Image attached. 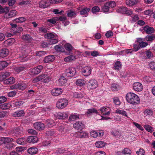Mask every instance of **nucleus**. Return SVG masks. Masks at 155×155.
Returning a JSON list of instances; mask_svg holds the SVG:
<instances>
[{
	"label": "nucleus",
	"mask_w": 155,
	"mask_h": 155,
	"mask_svg": "<svg viewBox=\"0 0 155 155\" xmlns=\"http://www.w3.org/2000/svg\"><path fill=\"white\" fill-rule=\"evenodd\" d=\"M127 101L132 104H140V100L139 97L136 94L131 92L128 93L126 96Z\"/></svg>",
	"instance_id": "1"
},
{
	"label": "nucleus",
	"mask_w": 155,
	"mask_h": 155,
	"mask_svg": "<svg viewBox=\"0 0 155 155\" xmlns=\"http://www.w3.org/2000/svg\"><path fill=\"white\" fill-rule=\"evenodd\" d=\"M68 103V101L65 98H60L56 103V107L58 109H64L67 106Z\"/></svg>",
	"instance_id": "2"
},
{
	"label": "nucleus",
	"mask_w": 155,
	"mask_h": 155,
	"mask_svg": "<svg viewBox=\"0 0 155 155\" xmlns=\"http://www.w3.org/2000/svg\"><path fill=\"white\" fill-rule=\"evenodd\" d=\"M76 71L75 68L70 67L65 71L64 74L67 77H72L76 74Z\"/></svg>",
	"instance_id": "3"
},
{
	"label": "nucleus",
	"mask_w": 155,
	"mask_h": 155,
	"mask_svg": "<svg viewBox=\"0 0 155 155\" xmlns=\"http://www.w3.org/2000/svg\"><path fill=\"white\" fill-rule=\"evenodd\" d=\"M117 12L122 14H126L130 15L132 14V12L125 7H121L117 10Z\"/></svg>",
	"instance_id": "4"
},
{
	"label": "nucleus",
	"mask_w": 155,
	"mask_h": 155,
	"mask_svg": "<svg viewBox=\"0 0 155 155\" xmlns=\"http://www.w3.org/2000/svg\"><path fill=\"white\" fill-rule=\"evenodd\" d=\"M97 87V82L94 79H92L89 80L87 85L88 89H93L96 88Z\"/></svg>",
	"instance_id": "5"
},
{
	"label": "nucleus",
	"mask_w": 155,
	"mask_h": 155,
	"mask_svg": "<svg viewBox=\"0 0 155 155\" xmlns=\"http://www.w3.org/2000/svg\"><path fill=\"white\" fill-rule=\"evenodd\" d=\"M12 134L16 137L21 136L23 134V128L21 127H18L14 128Z\"/></svg>",
	"instance_id": "6"
},
{
	"label": "nucleus",
	"mask_w": 155,
	"mask_h": 155,
	"mask_svg": "<svg viewBox=\"0 0 155 155\" xmlns=\"http://www.w3.org/2000/svg\"><path fill=\"white\" fill-rule=\"evenodd\" d=\"M91 71L92 70L90 67L86 66L82 68L81 69V72L84 76L87 77L91 74Z\"/></svg>",
	"instance_id": "7"
},
{
	"label": "nucleus",
	"mask_w": 155,
	"mask_h": 155,
	"mask_svg": "<svg viewBox=\"0 0 155 155\" xmlns=\"http://www.w3.org/2000/svg\"><path fill=\"white\" fill-rule=\"evenodd\" d=\"M144 38H139L136 39L135 43L138 44L140 48H143L146 47L148 45L147 42H144Z\"/></svg>",
	"instance_id": "8"
},
{
	"label": "nucleus",
	"mask_w": 155,
	"mask_h": 155,
	"mask_svg": "<svg viewBox=\"0 0 155 155\" xmlns=\"http://www.w3.org/2000/svg\"><path fill=\"white\" fill-rule=\"evenodd\" d=\"M73 127L77 130H81L84 127V124L82 121H77L74 124Z\"/></svg>",
	"instance_id": "9"
},
{
	"label": "nucleus",
	"mask_w": 155,
	"mask_h": 155,
	"mask_svg": "<svg viewBox=\"0 0 155 155\" xmlns=\"http://www.w3.org/2000/svg\"><path fill=\"white\" fill-rule=\"evenodd\" d=\"M43 68V66L41 65H38L34 68L32 69L31 71V73L33 75H37L40 73L41 70Z\"/></svg>",
	"instance_id": "10"
},
{
	"label": "nucleus",
	"mask_w": 155,
	"mask_h": 155,
	"mask_svg": "<svg viewBox=\"0 0 155 155\" xmlns=\"http://www.w3.org/2000/svg\"><path fill=\"white\" fill-rule=\"evenodd\" d=\"M133 87L134 91L138 92L142 91L143 89V86L142 84L139 82L134 83L133 84Z\"/></svg>",
	"instance_id": "11"
},
{
	"label": "nucleus",
	"mask_w": 155,
	"mask_h": 155,
	"mask_svg": "<svg viewBox=\"0 0 155 155\" xmlns=\"http://www.w3.org/2000/svg\"><path fill=\"white\" fill-rule=\"evenodd\" d=\"M26 87V85L24 83H18V84H15L12 86L11 88L12 89H19L23 90L25 89Z\"/></svg>",
	"instance_id": "12"
},
{
	"label": "nucleus",
	"mask_w": 155,
	"mask_h": 155,
	"mask_svg": "<svg viewBox=\"0 0 155 155\" xmlns=\"http://www.w3.org/2000/svg\"><path fill=\"white\" fill-rule=\"evenodd\" d=\"M62 89L59 88H56L53 89L51 91V94L53 96H57L61 94Z\"/></svg>",
	"instance_id": "13"
},
{
	"label": "nucleus",
	"mask_w": 155,
	"mask_h": 155,
	"mask_svg": "<svg viewBox=\"0 0 155 155\" xmlns=\"http://www.w3.org/2000/svg\"><path fill=\"white\" fill-rule=\"evenodd\" d=\"M34 128L38 130H42L44 129L45 125L43 123L41 122L35 123L34 124Z\"/></svg>",
	"instance_id": "14"
},
{
	"label": "nucleus",
	"mask_w": 155,
	"mask_h": 155,
	"mask_svg": "<svg viewBox=\"0 0 155 155\" xmlns=\"http://www.w3.org/2000/svg\"><path fill=\"white\" fill-rule=\"evenodd\" d=\"M24 102L21 99H16L13 101L12 104L15 107L19 108L24 104Z\"/></svg>",
	"instance_id": "15"
},
{
	"label": "nucleus",
	"mask_w": 155,
	"mask_h": 155,
	"mask_svg": "<svg viewBox=\"0 0 155 155\" xmlns=\"http://www.w3.org/2000/svg\"><path fill=\"white\" fill-rule=\"evenodd\" d=\"M49 1L48 0H43L39 2V7L42 8H45L48 7L50 5Z\"/></svg>",
	"instance_id": "16"
},
{
	"label": "nucleus",
	"mask_w": 155,
	"mask_h": 155,
	"mask_svg": "<svg viewBox=\"0 0 155 155\" xmlns=\"http://www.w3.org/2000/svg\"><path fill=\"white\" fill-rule=\"evenodd\" d=\"M98 110L101 111V114L104 115H107L110 113V109L108 107H102Z\"/></svg>",
	"instance_id": "17"
},
{
	"label": "nucleus",
	"mask_w": 155,
	"mask_h": 155,
	"mask_svg": "<svg viewBox=\"0 0 155 155\" xmlns=\"http://www.w3.org/2000/svg\"><path fill=\"white\" fill-rule=\"evenodd\" d=\"M13 139L10 138L5 137H0V145L2 144H5L7 143L13 141Z\"/></svg>",
	"instance_id": "18"
},
{
	"label": "nucleus",
	"mask_w": 155,
	"mask_h": 155,
	"mask_svg": "<svg viewBox=\"0 0 155 155\" xmlns=\"http://www.w3.org/2000/svg\"><path fill=\"white\" fill-rule=\"evenodd\" d=\"M25 114L24 110H19L15 112L13 114V116L15 117L23 116Z\"/></svg>",
	"instance_id": "19"
},
{
	"label": "nucleus",
	"mask_w": 155,
	"mask_h": 155,
	"mask_svg": "<svg viewBox=\"0 0 155 155\" xmlns=\"http://www.w3.org/2000/svg\"><path fill=\"white\" fill-rule=\"evenodd\" d=\"M54 60V55H50L45 57L43 60L45 63H48L52 62Z\"/></svg>",
	"instance_id": "20"
},
{
	"label": "nucleus",
	"mask_w": 155,
	"mask_h": 155,
	"mask_svg": "<svg viewBox=\"0 0 155 155\" xmlns=\"http://www.w3.org/2000/svg\"><path fill=\"white\" fill-rule=\"evenodd\" d=\"M38 138L35 136H31L28 137L27 138V142L29 143H35L38 141Z\"/></svg>",
	"instance_id": "21"
},
{
	"label": "nucleus",
	"mask_w": 155,
	"mask_h": 155,
	"mask_svg": "<svg viewBox=\"0 0 155 155\" xmlns=\"http://www.w3.org/2000/svg\"><path fill=\"white\" fill-rule=\"evenodd\" d=\"M8 54L9 51L7 48H3L0 50V57H5L8 56Z\"/></svg>",
	"instance_id": "22"
},
{
	"label": "nucleus",
	"mask_w": 155,
	"mask_h": 155,
	"mask_svg": "<svg viewBox=\"0 0 155 155\" xmlns=\"http://www.w3.org/2000/svg\"><path fill=\"white\" fill-rule=\"evenodd\" d=\"M144 31L147 34H150L154 32V29L152 27H150L148 25L145 26L143 28Z\"/></svg>",
	"instance_id": "23"
},
{
	"label": "nucleus",
	"mask_w": 155,
	"mask_h": 155,
	"mask_svg": "<svg viewBox=\"0 0 155 155\" xmlns=\"http://www.w3.org/2000/svg\"><path fill=\"white\" fill-rule=\"evenodd\" d=\"M10 73L9 72H5L2 73L0 75V81H2L5 80L9 76Z\"/></svg>",
	"instance_id": "24"
},
{
	"label": "nucleus",
	"mask_w": 155,
	"mask_h": 155,
	"mask_svg": "<svg viewBox=\"0 0 155 155\" xmlns=\"http://www.w3.org/2000/svg\"><path fill=\"white\" fill-rule=\"evenodd\" d=\"M22 39L25 41L27 42H30L33 40L32 37L29 35H25L22 36Z\"/></svg>",
	"instance_id": "25"
},
{
	"label": "nucleus",
	"mask_w": 155,
	"mask_h": 155,
	"mask_svg": "<svg viewBox=\"0 0 155 155\" xmlns=\"http://www.w3.org/2000/svg\"><path fill=\"white\" fill-rule=\"evenodd\" d=\"M47 76V75L45 74H42L38 76V77L35 78L33 81L34 83H36L42 79L45 78H46Z\"/></svg>",
	"instance_id": "26"
},
{
	"label": "nucleus",
	"mask_w": 155,
	"mask_h": 155,
	"mask_svg": "<svg viewBox=\"0 0 155 155\" xmlns=\"http://www.w3.org/2000/svg\"><path fill=\"white\" fill-rule=\"evenodd\" d=\"M68 116V115L65 112H59L57 114V117L59 119H64Z\"/></svg>",
	"instance_id": "27"
},
{
	"label": "nucleus",
	"mask_w": 155,
	"mask_h": 155,
	"mask_svg": "<svg viewBox=\"0 0 155 155\" xmlns=\"http://www.w3.org/2000/svg\"><path fill=\"white\" fill-rule=\"evenodd\" d=\"M11 107V105L8 103H6L0 104V108L3 110L8 109L10 108Z\"/></svg>",
	"instance_id": "28"
},
{
	"label": "nucleus",
	"mask_w": 155,
	"mask_h": 155,
	"mask_svg": "<svg viewBox=\"0 0 155 155\" xmlns=\"http://www.w3.org/2000/svg\"><path fill=\"white\" fill-rule=\"evenodd\" d=\"M16 142L18 144L20 145H24L27 143V138L25 137H21L17 139Z\"/></svg>",
	"instance_id": "29"
},
{
	"label": "nucleus",
	"mask_w": 155,
	"mask_h": 155,
	"mask_svg": "<svg viewBox=\"0 0 155 155\" xmlns=\"http://www.w3.org/2000/svg\"><path fill=\"white\" fill-rule=\"evenodd\" d=\"M28 152L30 154H35L37 153L38 151V149L36 147H31L27 150Z\"/></svg>",
	"instance_id": "30"
},
{
	"label": "nucleus",
	"mask_w": 155,
	"mask_h": 155,
	"mask_svg": "<svg viewBox=\"0 0 155 155\" xmlns=\"http://www.w3.org/2000/svg\"><path fill=\"white\" fill-rule=\"evenodd\" d=\"M126 2L127 5L131 6L136 4L139 1L138 0H126Z\"/></svg>",
	"instance_id": "31"
},
{
	"label": "nucleus",
	"mask_w": 155,
	"mask_h": 155,
	"mask_svg": "<svg viewBox=\"0 0 155 155\" xmlns=\"http://www.w3.org/2000/svg\"><path fill=\"white\" fill-rule=\"evenodd\" d=\"M15 82V78L13 77H10L8 79L4 81L3 83L5 84H12Z\"/></svg>",
	"instance_id": "32"
},
{
	"label": "nucleus",
	"mask_w": 155,
	"mask_h": 155,
	"mask_svg": "<svg viewBox=\"0 0 155 155\" xmlns=\"http://www.w3.org/2000/svg\"><path fill=\"white\" fill-rule=\"evenodd\" d=\"M78 137L81 138H87L88 136V134L85 132L82 131L77 133Z\"/></svg>",
	"instance_id": "33"
},
{
	"label": "nucleus",
	"mask_w": 155,
	"mask_h": 155,
	"mask_svg": "<svg viewBox=\"0 0 155 155\" xmlns=\"http://www.w3.org/2000/svg\"><path fill=\"white\" fill-rule=\"evenodd\" d=\"M37 31L38 33L41 34L42 33H45L47 32V28L45 27H42L37 28Z\"/></svg>",
	"instance_id": "34"
},
{
	"label": "nucleus",
	"mask_w": 155,
	"mask_h": 155,
	"mask_svg": "<svg viewBox=\"0 0 155 155\" xmlns=\"http://www.w3.org/2000/svg\"><path fill=\"white\" fill-rule=\"evenodd\" d=\"M26 70V68L23 66H20L16 67L15 68L14 70L17 73Z\"/></svg>",
	"instance_id": "35"
},
{
	"label": "nucleus",
	"mask_w": 155,
	"mask_h": 155,
	"mask_svg": "<svg viewBox=\"0 0 155 155\" xmlns=\"http://www.w3.org/2000/svg\"><path fill=\"white\" fill-rule=\"evenodd\" d=\"M94 113H95L97 114H99V112L94 108L87 109L86 114L88 115V114H90Z\"/></svg>",
	"instance_id": "36"
},
{
	"label": "nucleus",
	"mask_w": 155,
	"mask_h": 155,
	"mask_svg": "<svg viewBox=\"0 0 155 155\" xmlns=\"http://www.w3.org/2000/svg\"><path fill=\"white\" fill-rule=\"evenodd\" d=\"M56 35H57L52 33H48L45 35V37L46 38L50 40L54 38L56 36Z\"/></svg>",
	"instance_id": "37"
},
{
	"label": "nucleus",
	"mask_w": 155,
	"mask_h": 155,
	"mask_svg": "<svg viewBox=\"0 0 155 155\" xmlns=\"http://www.w3.org/2000/svg\"><path fill=\"white\" fill-rule=\"evenodd\" d=\"M106 143L103 141H99L95 143L96 146L98 148H101L105 146Z\"/></svg>",
	"instance_id": "38"
},
{
	"label": "nucleus",
	"mask_w": 155,
	"mask_h": 155,
	"mask_svg": "<svg viewBox=\"0 0 155 155\" xmlns=\"http://www.w3.org/2000/svg\"><path fill=\"white\" fill-rule=\"evenodd\" d=\"M26 20V18L24 17H19L15 19L13 21L15 23H21L25 22Z\"/></svg>",
	"instance_id": "39"
},
{
	"label": "nucleus",
	"mask_w": 155,
	"mask_h": 155,
	"mask_svg": "<svg viewBox=\"0 0 155 155\" xmlns=\"http://www.w3.org/2000/svg\"><path fill=\"white\" fill-rule=\"evenodd\" d=\"M85 81L82 79H78L75 82V84L77 85L80 86H83L85 84Z\"/></svg>",
	"instance_id": "40"
},
{
	"label": "nucleus",
	"mask_w": 155,
	"mask_h": 155,
	"mask_svg": "<svg viewBox=\"0 0 155 155\" xmlns=\"http://www.w3.org/2000/svg\"><path fill=\"white\" fill-rule=\"evenodd\" d=\"M67 81V79L64 76L61 77L59 79V84L63 85L65 84Z\"/></svg>",
	"instance_id": "41"
},
{
	"label": "nucleus",
	"mask_w": 155,
	"mask_h": 155,
	"mask_svg": "<svg viewBox=\"0 0 155 155\" xmlns=\"http://www.w3.org/2000/svg\"><path fill=\"white\" fill-rule=\"evenodd\" d=\"M75 58V57L73 55H70L66 58H65L64 60V61L69 62L74 61Z\"/></svg>",
	"instance_id": "42"
},
{
	"label": "nucleus",
	"mask_w": 155,
	"mask_h": 155,
	"mask_svg": "<svg viewBox=\"0 0 155 155\" xmlns=\"http://www.w3.org/2000/svg\"><path fill=\"white\" fill-rule=\"evenodd\" d=\"M116 113L119 114L123 116H125L127 118H129L126 112L123 110H120L119 109H117L116 111Z\"/></svg>",
	"instance_id": "43"
},
{
	"label": "nucleus",
	"mask_w": 155,
	"mask_h": 155,
	"mask_svg": "<svg viewBox=\"0 0 155 155\" xmlns=\"http://www.w3.org/2000/svg\"><path fill=\"white\" fill-rule=\"evenodd\" d=\"M79 118V116L78 114H72L69 117V120L71 121L77 120Z\"/></svg>",
	"instance_id": "44"
},
{
	"label": "nucleus",
	"mask_w": 155,
	"mask_h": 155,
	"mask_svg": "<svg viewBox=\"0 0 155 155\" xmlns=\"http://www.w3.org/2000/svg\"><path fill=\"white\" fill-rule=\"evenodd\" d=\"M90 11V8H85L82 9L80 11L81 15H85L87 14Z\"/></svg>",
	"instance_id": "45"
},
{
	"label": "nucleus",
	"mask_w": 155,
	"mask_h": 155,
	"mask_svg": "<svg viewBox=\"0 0 155 155\" xmlns=\"http://www.w3.org/2000/svg\"><path fill=\"white\" fill-rule=\"evenodd\" d=\"M8 65V63L5 61H0V70L5 68Z\"/></svg>",
	"instance_id": "46"
},
{
	"label": "nucleus",
	"mask_w": 155,
	"mask_h": 155,
	"mask_svg": "<svg viewBox=\"0 0 155 155\" xmlns=\"http://www.w3.org/2000/svg\"><path fill=\"white\" fill-rule=\"evenodd\" d=\"M144 114L146 116H150L153 115V111L151 109H147L144 111Z\"/></svg>",
	"instance_id": "47"
},
{
	"label": "nucleus",
	"mask_w": 155,
	"mask_h": 155,
	"mask_svg": "<svg viewBox=\"0 0 155 155\" xmlns=\"http://www.w3.org/2000/svg\"><path fill=\"white\" fill-rule=\"evenodd\" d=\"M145 39L147 41H152L155 39V36L153 35H147Z\"/></svg>",
	"instance_id": "48"
},
{
	"label": "nucleus",
	"mask_w": 155,
	"mask_h": 155,
	"mask_svg": "<svg viewBox=\"0 0 155 155\" xmlns=\"http://www.w3.org/2000/svg\"><path fill=\"white\" fill-rule=\"evenodd\" d=\"M144 127L146 130L150 133L152 132L153 131V127L149 125H145L144 126Z\"/></svg>",
	"instance_id": "49"
},
{
	"label": "nucleus",
	"mask_w": 155,
	"mask_h": 155,
	"mask_svg": "<svg viewBox=\"0 0 155 155\" xmlns=\"http://www.w3.org/2000/svg\"><path fill=\"white\" fill-rule=\"evenodd\" d=\"M15 40L14 38H9L5 41V43L8 45H10L12 43H14Z\"/></svg>",
	"instance_id": "50"
},
{
	"label": "nucleus",
	"mask_w": 155,
	"mask_h": 155,
	"mask_svg": "<svg viewBox=\"0 0 155 155\" xmlns=\"http://www.w3.org/2000/svg\"><path fill=\"white\" fill-rule=\"evenodd\" d=\"M45 124L49 127H51L53 125L54 122L53 120L48 119L45 120Z\"/></svg>",
	"instance_id": "51"
},
{
	"label": "nucleus",
	"mask_w": 155,
	"mask_h": 155,
	"mask_svg": "<svg viewBox=\"0 0 155 155\" xmlns=\"http://www.w3.org/2000/svg\"><path fill=\"white\" fill-rule=\"evenodd\" d=\"M58 36H56L52 39L50 40V44H54L57 43L58 42Z\"/></svg>",
	"instance_id": "52"
},
{
	"label": "nucleus",
	"mask_w": 155,
	"mask_h": 155,
	"mask_svg": "<svg viewBox=\"0 0 155 155\" xmlns=\"http://www.w3.org/2000/svg\"><path fill=\"white\" fill-rule=\"evenodd\" d=\"M17 14V12L15 10H12L8 13L9 18H11L16 15Z\"/></svg>",
	"instance_id": "53"
},
{
	"label": "nucleus",
	"mask_w": 155,
	"mask_h": 155,
	"mask_svg": "<svg viewBox=\"0 0 155 155\" xmlns=\"http://www.w3.org/2000/svg\"><path fill=\"white\" fill-rule=\"evenodd\" d=\"M47 53L46 52L43 51H37L36 53V55L39 57H42L44 56Z\"/></svg>",
	"instance_id": "54"
},
{
	"label": "nucleus",
	"mask_w": 155,
	"mask_h": 155,
	"mask_svg": "<svg viewBox=\"0 0 155 155\" xmlns=\"http://www.w3.org/2000/svg\"><path fill=\"white\" fill-rule=\"evenodd\" d=\"M65 49L68 51H71L72 50L73 47L72 45L69 43H67L64 45Z\"/></svg>",
	"instance_id": "55"
},
{
	"label": "nucleus",
	"mask_w": 155,
	"mask_h": 155,
	"mask_svg": "<svg viewBox=\"0 0 155 155\" xmlns=\"http://www.w3.org/2000/svg\"><path fill=\"white\" fill-rule=\"evenodd\" d=\"M106 5H108L109 8L114 7L116 6V3L114 1H111L106 2Z\"/></svg>",
	"instance_id": "56"
},
{
	"label": "nucleus",
	"mask_w": 155,
	"mask_h": 155,
	"mask_svg": "<svg viewBox=\"0 0 155 155\" xmlns=\"http://www.w3.org/2000/svg\"><path fill=\"white\" fill-rule=\"evenodd\" d=\"M9 11L8 7L3 8L2 6L0 5V13H6Z\"/></svg>",
	"instance_id": "57"
},
{
	"label": "nucleus",
	"mask_w": 155,
	"mask_h": 155,
	"mask_svg": "<svg viewBox=\"0 0 155 155\" xmlns=\"http://www.w3.org/2000/svg\"><path fill=\"white\" fill-rule=\"evenodd\" d=\"M118 85L116 83L113 84H111L110 89L112 91H116L118 87Z\"/></svg>",
	"instance_id": "58"
},
{
	"label": "nucleus",
	"mask_w": 155,
	"mask_h": 155,
	"mask_svg": "<svg viewBox=\"0 0 155 155\" xmlns=\"http://www.w3.org/2000/svg\"><path fill=\"white\" fill-rule=\"evenodd\" d=\"M109 7L108 5H106V3L102 7V11L104 12H107L109 10Z\"/></svg>",
	"instance_id": "59"
},
{
	"label": "nucleus",
	"mask_w": 155,
	"mask_h": 155,
	"mask_svg": "<svg viewBox=\"0 0 155 155\" xmlns=\"http://www.w3.org/2000/svg\"><path fill=\"white\" fill-rule=\"evenodd\" d=\"M113 102L114 104L117 105H119L120 104V102L118 97H114L113 98Z\"/></svg>",
	"instance_id": "60"
},
{
	"label": "nucleus",
	"mask_w": 155,
	"mask_h": 155,
	"mask_svg": "<svg viewBox=\"0 0 155 155\" xmlns=\"http://www.w3.org/2000/svg\"><path fill=\"white\" fill-rule=\"evenodd\" d=\"M121 64L120 61H117L116 62L114 66V68L115 69L118 70L121 68Z\"/></svg>",
	"instance_id": "61"
},
{
	"label": "nucleus",
	"mask_w": 155,
	"mask_h": 155,
	"mask_svg": "<svg viewBox=\"0 0 155 155\" xmlns=\"http://www.w3.org/2000/svg\"><path fill=\"white\" fill-rule=\"evenodd\" d=\"M143 81L147 82H149L152 81V78L149 76H145L143 78Z\"/></svg>",
	"instance_id": "62"
},
{
	"label": "nucleus",
	"mask_w": 155,
	"mask_h": 155,
	"mask_svg": "<svg viewBox=\"0 0 155 155\" xmlns=\"http://www.w3.org/2000/svg\"><path fill=\"white\" fill-rule=\"evenodd\" d=\"M133 47L134 50L135 51H137L140 48V47L139 44H137V43H135H135L133 44Z\"/></svg>",
	"instance_id": "63"
},
{
	"label": "nucleus",
	"mask_w": 155,
	"mask_h": 155,
	"mask_svg": "<svg viewBox=\"0 0 155 155\" xmlns=\"http://www.w3.org/2000/svg\"><path fill=\"white\" fill-rule=\"evenodd\" d=\"M149 66L153 70H155V62L151 61L149 64Z\"/></svg>",
	"instance_id": "64"
}]
</instances>
